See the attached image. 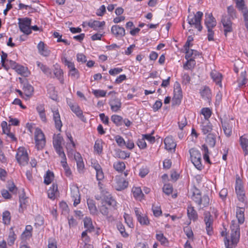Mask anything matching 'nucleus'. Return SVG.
<instances>
[{
  "instance_id": "1",
  "label": "nucleus",
  "mask_w": 248,
  "mask_h": 248,
  "mask_svg": "<svg viewBox=\"0 0 248 248\" xmlns=\"http://www.w3.org/2000/svg\"><path fill=\"white\" fill-rule=\"evenodd\" d=\"M231 244L230 245V241L226 237L224 239V243L226 248H232L235 247L239 242L240 238V228L239 225L232 222L231 226Z\"/></svg>"
},
{
  "instance_id": "2",
  "label": "nucleus",
  "mask_w": 248,
  "mask_h": 248,
  "mask_svg": "<svg viewBox=\"0 0 248 248\" xmlns=\"http://www.w3.org/2000/svg\"><path fill=\"white\" fill-rule=\"evenodd\" d=\"M191 199L196 202L198 205L201 207H207L209 205L210 199L208 195H204L202 197L199 189L194 187L192 192V195L191 196Z\"/></svg>"
},
{
  "instance_id": "3",
  "label": "nucleus",
  "mask_w": 248,
  "mask_h": 248,
  "mask_svg": "<svg viewBox=\"0 0 248 248\" xmlns=\"http://www.w3.org/2000/svg\"><path fill=\"white\" fill-rule=\"evenodd\" d=\"M189 153L191 161L194 166L198 170H202L203 166L202 164V155L200 152L195 148H191L189 150Z\"/></svg>"
},
{
  "instance_id": "4",
  "label": "nucleus",
  "mask_w": 248,
  "mask_h": 248,
  "mask_svg": "<svg viewBox=\"0 0 248 248\" xmlns=\"http://www.w3.org/2000/svg\"><path fill=\"white\" fill-rule=\"evenodd\" d=\"M236 7L243 15L245 26L248 31V9L245 5L244 0H235Z\"/></svg>"
},
{
  "instance_id": "5",
  "label": "nucleus",
  "mask_w": 248,
  "mask_h": 248,
  "mask_svg": "<svg viewBox=\"0 0 248 248\" xmlns=\"http://www.w3.org/2000/svg\"><path fill=\"white\" fill-rule=\"evenodd\" d=\"M18 26L21 31L26 35H29L31 33V19L29 17L18 18Z\"/></svg>"
},
{
  "instance_id": "6",
  "label": "nucleus",
  "mask_w": 248,
  "mask_h": 248,
  "mask_svg": "<svg viewBox=\"0 0 248 248\" xmlns=\"http://www.w3.org/2000/svg\"><path fill=\"white\" fill-rule=\"evenodd\" d=\"M203 16L202 12L198 11L194 15H189L188 16V22L190 25H193L195 27L201 31L202 27L201 25V20Z\"/></svg>"
},
{
  "instance_id": "7",
  "label": "nucleus",
  "mask_w": 248,
  "mask_h": 248,
  "mask_svg": "<svg viewBox=\"0 0 248 248\" xmlns=\"http://www.w3.org/2000/svg\"><path fill=\"white\" fill-rule=\"evenodd\" d=\"M16 159L18 163L23 166L28 164L29 157L27 151L24 147H19L16 155Z\"/></svg>"
},
{
  "instance_id": "8",
  "label": "nucleus",
  "mask_w": 248,
  "mask_h": 248,
  "mask_svg": "<svg viewBox=\"0 0 248 248\" xmlns=\"http://www.w3.org/2000/svg\"><path fill=\"white\" fill-rule=\"evenodd\" d=\"M34 135L36 146L38 150L42 149L46 143L45 135L42 131L38 128L35 129Z\"/></svg>"
},
{
  "instance_id": "9",
  "label": "nucleus",
  "mask_w": 248,
  "mask_h": 248,
  "mask_svg": "<svg viewBox=\"0 0 248 248\" xmlns=\"http://www.w3.org/2000/svg\"><path fill=\"white\" fill-rule=\"evenodd\" d=\"M173 97L172 98V105H179L183 97L182 91L180 85L178 82H176L174 85Z\"/></svg>"
},
{
  "instance_id": "10",
  "label": "nucleus",
  "mask_w": 248,
  "mask_h": 248,
  "mask_svg": "<svg viewBox=\"0 0 248 248\" xmlns=\"http://www.w3.org/2000/svg\"><path fill=\"white\" fill-rule=\"evenodd\" d=\"M203 215L207 233L211 235L213 233V219L209 212L206 211Z\"/></svg>"
},
{
  "instance_id": "11",
  "label": "nucleus",
  "mask_w": 248,
  "mask_h": 248,
  "mask_svg": "<svg viewBox=\"0 0 248 248\" xmlns=\"http://www.w3.org/2000/svg\"><path fill=\"white\" fill-rule=\"evenodd\" d=\"M221 121L222 127L225 135L229 137L232 135V124L231 120L227 118L222 119L219 118Z\"/></svg>"
},
{
  "instance_id": "12",
  "label": "nucleus",
  "mask_w": 248,
  "mask_h": 248,
  "mask_svg": "<svg viewBox=\"0 0 248 248\" xmlns=\"http://www.w3.org/2000/svg\"><path fill=\"white\" fill-rule=\"evenodd\" d=\"M230 17H229L226 15H223L221 18V23L224 28V35L226 37L227 36V33L232 31V23L231 21Z\"/></svg>"
},
{
  "instance_id": "13",
  "label": "nucleus",
  "mask_w": 248,
  "mask_h": 248,
  "mask_svg": "<svg viewBox=\"0 0 248 248\" xmlns=\"http://www.w3.org/2000/svg\"><path fill=\"white\" fill-rule=\"evenodd\" d=\"M71 195L74 201L73 205L77 206L80 202V196L79 189L78 186H73L70 187Z\"/></svg>"
},
{
  "instance_id": "14",
  "label": "nucleus",
  "mask_w": 248,
  "mask_h": 248,
  "mask_svg": "<svg viewBox=\"0 0 248 248\" xmlns=\"http://www.w3.org/2000/svg\"><path fill=\"white\" fill-rule=\"evenodd\" d=\"M112 111L117 112L119 110L122 106L121 99L116 96H112L108 103Z\"/></svg>"
},
{
  "instance_id": "15",
  "label": "nucleus",
  "mask_w": 248,
  "mask_h": 248,
  "mask_svg": "<svg viewBox=\"0 0 248 248\" xmlns=\"http://www.w3.org/2000/svg\"><path fill=\"white\" fill-rule=\"evenodd\" d=\"M204 23L207 29H213L217 25L216 20L212 13H205Z\"/></svg>"
},
{
  "instance_id": "16",
  "label": "nucleus",
  "mask_w": 248,
  "mask_h": 248,
  "mask_svg": "<svg viewBox=\"0 0 248 248\" xmlns=\"http://www.w3.org/2000/svg\"><path fill=\"white\" fill-rule=\"evenodd\" d=\"M235 192L238 200L242 202H245V193L241 182H236L235 186Z\"/></svg>"
},
{
  "instance_id": "17",
  "label": "nucleus",
  "mask_w": 248,
  "mask_h": 248,
  "mask_svg": "<svg viewBox=\"0 0 248 248\" xmlns=\"http://www.w3.org/2000/svg\"><path fill=\"white\" fill-rule=\"evenodd\" d=\"M114 187L118 191H121L126 188L128 185V182L123 178L120 177H116Z\"/></svg>"
},
{
  "instance_id": "18",
  "label": "nucleus",
  "mask_w": 248,
  "mask_h": 248,
  "mask_svg": "<svg viewBox=\"0 0 248 248\" xmlns=\"http://www.w3.org/2000/svg\"><path fill=\"white\" fill-rule=\"evenodd\" d=\"M111 32L117 38H121L125 34L124 29L118 25H113L111 27Z\"/></svg>"
},
{
  "instance_id": "19",
  "label": "nucleus",
  "mask_w": 248,
  "mask_h": 248,
  "mask_svg": "<svg viewBox=\"0 0 248 248\" xmlns=\"http://www.w3.org/2000/svg\"><path fill=\"white\" fill-rule=\"evenodd\" d=\"M53 119L55 123V128L59 131H61L62 124L58 110H53Z\"/></svg>"
},
{
  "instance_id": "20",
  "label": "nucleus",
  "mask_w": 248,
  "mask_h": 248,
  "mask_svg": "<svg viewBox=\"0 0 248 248\" xmlns=\"http://www.w3.org/2000/svg\"><path fill=\"white\" fill-rule=\"evenodd\" d=\"M59 194L58 189V185L56 183H53L47 191V196L48 198L54 200L56 196Z\"/></svg>"
},
{
  "instance_id": "21",
  "label": "nucleus",
  "mask_w": 248,
  "mask_h": 248,
  "mask_svg": "<svg viewBox=\"0 0 248 248\" xmlns=\"http://www.w3.org/2000/svg\"><path fill=\"white\" fill-rule=\"evenodd\" d=\"M200 94L204 100L210 102L211 100L212 94L210 88L207 86L204 87L200 90Z\"/></svg>"
},
{
  "instance_id": "22",
  "label": "nucleus",
  "mask_w": 248,
  "mask_h": 248,
  "mask_svg": "<svg viewBox=\"0 0 248 248\" xmlns=\"http://www.w3.org/2000/svg\"><path fill=\"white\" fill-rule=\"evenodd\" d=\"M38 52L40 55L44 57H48L50 54V51L46 47L45 43L40 41L37 45Z\"/></svg>"
},
{
  "instance_id": "23",
  "label": "nucleus",
  "mask_w": 248,
  "mask_h": 248,
  "mask_svg": "<svg viewBox=\"0 0 248 248\" xmlns=\"http://www.w3.org/2000/svg\"><path fill=\"white\" fill-rule=\"evenodd\" d=\"M164 144L166 149L168 151L175 149L176 146V143L171 136H168L165 139Z\"/></svg>"
},
{
  "instance_id": "24",
  "label": "nucleus",
  "mask_w": 248,
  "mask_h": 248,
  "mask_svg": "<svg viewBox=\"0 0 248 248\" xmlns=\"http://www.w3.org/2000/svg\"><path fill=\"white\" fill-rule=\"evenodd\" d=\"M71 110L76 114V115L79 118H81L84 117L82 113V111L80 109L79 107L76 104H73L71 102H67Z\"/></svg>"
},
{
  "instance_id": "25",
  "label": "nucleus",
  "mask_w": 248,
  "mask_h": 248,
  "mask_svg": "<svg viewBox=\"0 0 248 248\" xmlns=\"http://www.w3.org/2000/svg\"><path fill=\"white\" fill-rule=\"evenodd\" d=\"M23 90L25 93V96L27 97L25 99L27 100L32 95L34 88L31 84L26 83L24 84Z\"/></svg>"
},
{
  "instance_id": "26",
  "label": "nucleus",
  "mask_w": 248,
  "mask_h": 248,
  "mask_svg": "<svg viewBox=\"0 0 248 248\" xmlns=\"http://www.w3.org/2000/svg\"><path fill=\"white\" fill-rule=\"evenodd\" d=\"M36 64L37 67L39 68L43 73L47 77H51L52 71L49 67L39 61L36 62Z\"/></svg>"
},
{
  "instance_id": "27",
  "label": "nucleus",
  "mask_w": 248,
  "mask_h": 248,
  "mask_svg": "<svg viewBox=\"0 0 248 248\" xmlns=\"http://www.w3.org/2000/svg\"><path fill=\"white\" fill-rule=\"evenodd\" d=\"M240 144L243 149L245 155L248 154V135H244L240 138Z\"/></svg>"
},
{
  "instance_id": "28",
  "label": "nucleus",
  "mask_w": 248,
  "mask_h": 248,
  "mask_svg": "<svg viewBox=\"0 0 248 248\" xmlns=\"http://www.w3.org/2000/svg\"><path fill=\"white\" fill-rule=\"evenodd\" d=\"M187 214L189 219L196 221L198 219V214L193 206L189 205L187 208Z\"/></svg>"
},
{
  "instance_id": "29",
  "label": "nucleus",
  "mask_w": 248,
  "mask_h": 248,
  "mask_svg": "<svg viewBox=\"0 0 248 248\" xmlns=\"http://www.w3.org/2000/svg\"><path fill=\"white\" fill-rule=\"evenodd\" d=\"M185 49L186 51L185 58L188 60L187 62H194L193 58H195V57L193 55L196 56L198 54V51L194 49H191L189 47L186 48Z\"/></svg>"
},
{
  "instance_id": "30",
  "label": "nucleus",
  "mask_w": 248,
  "mask_h": 248,
  "mask_svg": "<svg viewBox=\"0 0 248 248\" xmlns=\"http://www.w3.org/2000/svg\"><path fill=\"white\" fill-rule=\"evenodd\" d=\"M210 76L212 79L217 84L219 85L220 87L222 86V75L216 70L212 71L210 73Z\"/></svg>"
},
{
  "instance_id": "31",
  "label": "nucleus",
  "mask_w": 248,
  "mask_h": 248,
  "mask_svg": "<svg viewBox=\"0 0 248 248\" xmlns=\"http://www.w3.org/2000/svg\"><path fill=\"white\" fill-rule=\"evenodd\" d=\"M202 132L206 134L212 130V125L209 120H204L201 125Z\"/></svg>"
},
{
  "instance_id": "32",
  "label": "nucleus",
  "mask_w": 248,
  "mask_h": 248,
  "mask_svg": "<svg viewBox=\"0 0 248 248\" xmlns=\"http://www.w3.org/2000/svg\"><path fill=\"white\" fill-rule=\"evenodd\" d=\"M105 25V22L104 21L100 22L97 20H90L87 23V25L90 28H93L94 30H97L98 28L104 26Z\"/></svg>"
},
{
  "instance_id": "33",
  "label": "nucleus",
  "mask_w": 248,
  "mask_h": 248,
  "mask_svg": "<svg viewBox=\"0 0 248 248\" xmlns=\"http://www.w3.org/2000/svg\"><path fill=\"white\" fill-rule=\"evenodd\" d=\"M87 205L90 213L93 215H97L98 210L95 205V202L92 199L87 200Z\"/></svg>"
},
{
  "instance_id": "34",
  "label": "nucleus",
  "mask_w": 248,
  "mask_h": 248,
  "mask_svg": "<svg viewBox=\"0 0 248 248\" xmlns=\"http://www.w3.org/2000/svg\"><path fill=\"white\" fill-rule=\"evenodd\" d=\"M75 159L77 162V168L79 171H82L84 168V164L81 155L77 153L75 155Z\"/></svg>"
},
{
  "instance_id": "35",
  "label": "nucleus",
  "mask_w": 248,
  "mask_h": 248,
  "mask_svg": "<svg viewBox=\"0 0 248 248\" xmlns=\"http://www.w3.org/2000/svg\"><path fill=\"white\" fill-rule=\"evenodd\" d=\"M103 200L109 205L111 206L114 209H116L117 206V202L113 199V198L109 194L104 195L103 196Z\"/></svg>"
},
{
  "instance_id": "36",
  "label": "nucleus",
  "mask_w": 248,
  "mask_h": 248,
  "mask_svg": "<svg viewBox=\"0 0 248 248\" xmlns=\"http://www.w3.org/2000/svg\"><path fill=\"white\" fill-rule=\"evenodd\" d=\"M32 230V227L31 225H27L25 228V230L21 234L22 238L24 239H27L31 237Z\"/></svg>"
},
{
  "instance_id": "37",
  "label": "nucleus",
  "mask_w": 248,
  "mask_h": 248,
  "mask_svg": "<svg viewBox=\"0 0 248 248\" xmlns=\"http://www.w3.org/2000/svg\"><path fill=\"white\" fill-rule=\"evenodd\" d=\"M206 142L211 147H214L216 144V136L213 134H209L206 138Z\"/></svg>"
},
{
  "instance_id": "38",
  "label": "nucleus",
  "mask_w": 248,
  "mask_h": 248,
  "mask_svg": "<svg viewBox=\"0 0 248 248\" xmlns=\"http://www.w3.org/2000/svg\"><path fill=\"white\" fill-rule=\"evenodd\" d=\"M236 216L238 219L239 223H243L245 220L244 209L241 208L237 209Z\"/></svg>"
},
{
  "instance_id": "39",
  "label": "nucleus",
  "mask_w": 248,
  "mask_h": 248,
  "mask_svg": "<svg viewBox=\"0 0 248 248\" xmlns=\"http://www.w3.org/2000/svg\"><path fill=\"white\" fill-rule=\"evenodd\" d=\"M111 120L117 126H121L123 124V118L120 115H112L111 117Z\"/></svg>"
},
{
  "instance_id": "40",
  "label": "nucleus",
  "mask_w": 248,
  "mask_h": 248,
  "mask_svg": "<svg viewBox=\"0 0 248 248\" xmlns=\"http://www.w3.org/2000/svg\"><path fill=\"white\" fill-rule=\"evenodd\" d=\"M227 13L228 17H230L232 20L237 17L236 11L233 6L231 5L227 7Z\"/></svg>"
},
{
  "instance_id": "41",
  "label": "nucleus",
  "mask_w": 248,
  "mask_h": 248,
  "mask_svg": "<svg viewBox=\"0 0 248 248\" xmlns=\"http://www.w3.org/2000/svg\"><path fill=\"white\" fill-rule=\"evenodd\" d=\"M113 168L117 171L122 172L125 169V165L123 161H117L114 163Z\"/></svg>"
},
{
  "instance_id": "42",
  "label": "nucleus",
  "mask_w": 248,
  "mask_h": 248,
  "mask_svg": "<svg viewBox=\"0 0 248 248\" xmlns=\"http://www.w3.org/2000/svg\"><path fill=\"white\" fill-rule=\"evenodd\" d=\"M16 236L13 230V228H11L9 234L8 238L7 239L8 244L9 246H12L14 244L15 241L16 239Z\"/></svg>"
},
{
  "instance_id": "43",
  "label": "nucleus",
  "mask_w": 248,
  "mask_h": 248,
  "mask_svg": "<svg viewBox=\"0 0 248 248\" xmlns=\"http://www.w3.org/2000/svg\"><path fill=\"white\" fill-rule=\"evenodd\" d=\"M54 74L55 77L59 80L62 84H63L64 79L63 78V72L62 70L60 68H55L54 70Z\"/></svg>"
},
{
  "instance_id": "44",
  "label": "nucleus",
  "mask_w": 248,
  "mask_h": 248,
  "mask_svg": "<svg viewBox=\"0 0 248 248\" xmlns=\"http://www.w3.org/2000/svg\"><path fill=\"white\" fill-rule=\"evenodd\" d=\"M54 174L49 170L47 171L44 177V183L46 185L50 184L54 178Z\"/></svg>"
},
{
  "instance_id": "45",
  "label": "nucleus",
  "mask_w": 248,
  "mask_h": 248,
  "mask_svg": "<svg viewBox=\"0 0 248 248\" xmlns=\"http://www.w3.org/2000/svg\"><path fill=\"white\" fill-rule=\"evenodd\" d=\"M246 71L241 72V75L239 79H238V86L241 87L244 85H245L247 83V79L246 78Z\"/></svg>"
},
{
  "instance_id": "46",
  "label": "nucleus",
  "mask_w": 248,
  "mask_h": 248,
  "mask_svg": "<svg viewBox=\"0 0 248 248\" xmlns=\"http://www.w3.org/2000/svg\"><path fill=\"white\" fill-rule=\"evenodd\" d=\"M156 238L161 243V245L167 246L169 244L168 240L162 233L156 234Z\"/></svg>"
},
{
  "instance_id": "47",
  "label": "nucleus",
  "mask_w": 248,
  "mask_h": 248,
  "mask_svg": "<svg viewBox=\"0 0 248 248\" xmlns=\"http://www.w3.org/2000/svg\"><path fill=\"white\" fill-rule=\"evenodd\" d=\"M84 226L87 230L91 232L94 229V227L92 224V221L90 218H85L84 220Z\"/></svg>"
},
{
  "instance_id": "48",
  "label": "nucleus",
  "mask_w": 248,
  "mask_h": 248,
  "mask_svg": "<svg viewBox=\"0 0 248 248\" xmlns=\"http://www.w3.org/2000/svg\"><path fill=\"white\" fill-rule=\"evenodd\" d=\"M132 192L134 197L136 199H140L143 195L141 189L139 187H133Z\"/></svg>"
},
{
  "instance_id": "49",
  "label": "nucleus",
  "mask_w": 248,
  "mask_h": 248,
  "mask_svg": "<svg viewBox=\"0 0 248 248\" xmlns=\"http://www.w3.org/2000/svg\"><path fill=\"white\" fill-rule=\"evenodd\" d=\"M47 91L48 93L50 94V97L54 100L55 98L56 97L55 92V87L52 84H49L47 86Z\"/></svg>"
},
{
  "instance_id": "50",
  "label": "nucleus",
  "mask_w": 248,
  "mask_h": 248,
  "mask_svg": "<svg viewBox=\"0 0 248 248\" xmlns=\"http://www.w3.org/2000/svg\"><path fill=\"white\" fill-rule=\"evenodd\" d=\"M2 220L5 224H9L10 223V213L8 211H4L2 214Z\"/></svg>"
},
{
  "instance_id": "51",
  "label": "nucleus",
  "mask_w": 248,
  "mask_h": 248,
  "mask_svg": "<svg viewBox=\"0 0 248 248\" xmlns=\"http://www.w3.org/2000/svg\"><path fill=\"white\" fill-rule=\"evenodd\" d=\"M6 187L9 191L13 194H16L17 188L13 181H8Z\"/></svg>"
},
{
  "instance_id": "52",
  "label": "nucleus",
  "mask_w": 248,
  "mask_h": 248,
  "mask_svg": "<svg viewBox=\"0 0 248 248\" xmlns=\"http://www.w3.org/2000/svg\"><path fill=\"white\" fill-rule=\"evenodd\" d=\"M62 137L61 136L60 134H58L56 138L53 139V144L54 147L62 146Z\"/></svg>"
},
{
  "instance_id": "53",
  "label": "nucleus",
  "mask_w": 248,
  "mask_h": 248,
  "mask_svg": "<svg viewBox=\"0 0 248 248\" xmlns=\"http://www.w3.org/2000/svg\"><path fill=\"white\" fill-rule=\"evenodd\" d=\"M202 114L204 116L205 120H209V118L211 117L212 111L208 108H204L201 110Z\"/></svg>"
},
{
  "instance_id": "54",
  "label": "nucleus",
  "mask_w": 248,
  "mask_h": 248,
  "mask_svg": "<svg viewBox=\"0 0 248 248\" xmlns=\"http://www.w3.org/2000/svg\"><path fill=\"white\" fill-rule=\"evenodd\" d=\"M178 126L181 130H183L184 127L187 125V122L185 116H180L178 122Z\"/></svg>"
},
{
  "instance_id": "55",
  "label": "nucleus",
  "mask_w": 248,
  "mask_h": 248,
  "mask_svg": "<svg viewBox=\"0 0 248 248\" xmlns=\"http://www.w3.org/2000/svg\"><path fill=\"white\" fill-rule=\"evenodd\" d=\"M173 191V187L171 184H166L164 185L163 187V191L164 193H165L167 195H170L172 193Z\"/></svg>"
},
{
  "instance_id": "56",
  "label": "nucleus",
  "mask_w": 248,
  "mask_h": 248,
  "mask_svg": "<svg viewBox=\"0 0 248 248\" xmlns=\"http://www.w3.org/2000/svg\"><path fill=\"white\" fill-rule=\"evenodd\" d=\"M103 147L101 141L96 140L94 145V150L98 154H100L102 152Z\"/></svg>"
},
{
  "instance_id": "57",
  "label": "nucleus",
  "mask_w": 248,
  "mask_h": 248,
  "mask_svg": "<svg viewBox=\"0 0 248 248\" xmlns=\"http://www.w3.org/2000/svg\"><path fill=\"white\" fill-rule=\"evenodd\" d=\"M19 199L20 202V207L23 208L27 202V198L25 196V194L24 191H23V193L19 195Z\"/></svg>"
},
{
  "instance_id": "58",
  "label": "nucleus",
  "mask_w": 248,
  "mask_h": 248,
  "mask_svg": "<svg viewBox=\"0 0 248 248\" xmlns=\"http://www.w3.org/2000/svg\"><path fill=\"white\" fill-rule=\"evenodd\" d=\"M118 230L119 231L121 235L124 237H127L128 234L125 232V228L124 226L120 222L118 223L117 225Z\"/></svg>"
},
{
  "instance_id": "59",
  "label": "nucleus",
  "mask_w": 248,
  "mask_h": 248,
  "mask_svg": "<svg viewBox=\"0 0 248 248\" xmlns=\"http://www.w3.org/2000/svg\"><path fill=\"white\" fill-rule=\"evenodd\" d=\"M115 140L116 143L120 147H123L126 145V142L124 140V138L120 135H116L115 137Z\"/></svg>"
},
{
  "instance_id": "60",
  "label": "nucleus",
  "mask_w": 248,
  "mask_h": 248,
  "mask_svg": "<svg viewBox=\"0 0 248 248\" xmlns=\"http://www.w3.org/2000/svg\"><path fill=\"white\" fill-rule=\"evenodd\" d=\"M137 219L141 225H148L150 223L149 220L146 215L141 216Z\"/></svg>"
},
{
  "instance_id": "61",
  "label": "nucleus",
  "mask_w": 248,
  "mask_h": 248,
  "mask_svg": "<svg viewBox=\"0 0 248 248\" xmlns=\"http://www.w3.org/2000/svg\"><path fill=\"white\" fill-rule=\"evenodd\" d=\"M130 154L127 153L124 151L120 150L117 152V155L119 158L123 159H125L126 158H128L130 156Z\"/></svg>"
},
{
  "instance_id": "62",
  "label": "nucleus",
  "mask_w": 248,
  "mask_h": 248,
  "mask_svg": "<svg viewBox=\"0 0 248 248\" xmlns=\"http://www.w3.org/2000/svg\"><path fill=\"white\" fill-rule=\"evenodd\" d=\"M152 211L154 215L158 217L162 214V211L160 206H155L154 204L152 206Z\"/></svg>"
},
{
  "instance_id": "63",
  "label": "nucleus",
  "mask_w": 248,
  "mask_h": 248,
  "mask_svg": "<svg viewBox=\"0 0 248 248\" xmlns=\"http://www.w3.org/2000/svg\"><path fill=\"white\" fill-rule=\"evenodd\" d=\"M69 75L75 79H78L79 78V72L76 68L69 70Z\"/></svg>"
},
{
  "instance_id": "64",
  "label": "nucleus",
  "mask_w": 248,
  "mask_h": 248,
  "mask_svg": "<svg viewBox=\"0 0 248 248\" xmlns=\"http://www.w3.org/2000/svg\"><path fill=\"white\" fill-rule=\"evenodd\" d=\"M92 93L96 97H104L106 94V92L102 90H93Z\"/></svg>"
}]
</instances>
